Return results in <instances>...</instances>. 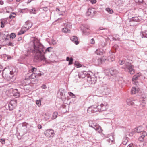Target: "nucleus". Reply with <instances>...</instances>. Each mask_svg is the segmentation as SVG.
<instances>
[{
	"mask_svg": "<svg viewBox=\"0 0 147 147\" xmlns=\"http://www.w3.org/2000/svg\"><path fill=\"white\" fill-rule=\"evenodd\" d=\"M25 31H20V32H19L18 33V35H21L25 32Z\"/></svg>",
	"mask_w": 147,
	"mask_h": 147,
	"instance_id": "obj_41",
	"label": "nucleus"
},
{
	"mask_svg": "<svg viewBox=\"0 0 147 147\" xmlns=\"http://www.w3.org/2000/svg\"><path fill=\"white\" fill-rule=\"evenodd\" d=\"M32 1V0H28V1L27 3V4L30 3Z\"/></svg>",
	"mask_w": 147,
	"mask_h": 147,
	"instance_id": "obj_60",
	"label": "nucleus"
},
{
	"mask_svg": "<svg viewBox=\"0 0 147 147\" xmlns=\"http://www.w3.org/2000/svg\"><path fill=\"white\" fill-rule=\"evenodd\" d=\"M102 45L103 47H104L106 45V44L105 43H102V44H101Z\"/></svg>",
	"mask_w": 147,
	"mask_h": 147,
	"instance_id": "obj_61",
	"label": "nucleus"
},
{
	"mask_svg": "<svg viewBox=\"0 0 147 147\" xmlns=\"http://www.w3.org/2000/svg\"><path fill=\"white\" fill-rule=\"evenodd\" d=\"M77 67H81V65L80 64H78V65H76Z\"/></svg>",
	"mask_w": 147,
	"mask_h": 147,
	"instance_id": "obj_58",
	"label": "nucleus"
},
{
	"mask_svg": "<svg viewBox=\"0 0 147 147\" xmlns=\"http://www.w3.org/2000/svg\"><path fill=\"white\" fill-rule=\"evenodd\" d=\"M105 59V60H106V59L104 57H103L102 58H101L100 60V61H101V63H103V61H104V60Z\"/></svg>",
	"mask_w": 147,
	"mask_h": 147,
	"instance_id": "obj_45",
	"label": "nucleus"
},
{
	"mask_svg": "<svg viewBox=\"0 0 147 147\" xmlns=\"http://www.w3.org/2000/svg\"><path fill=\"white\" fill-rule=\"evenodd\" d=\"M37 76H41V74L39 73L37 74Z\"/></svg>",
	"mask_w": 147,
	"mask_h": 147,
	"instance_id": "obj_62",
	"label": "nucleus"
},
{
	"mask_svg": "<svg viewBox=\"0 0 147 147\" xmlns=\"http://www.w3.org/2000/svg\"><path fill=\"white\" fill-rule=\"evenodd\" d=\"M37 76V74L35 73L32 74L30 76H29V78L30 79H34Z\"/></svg>",
	"mask_w": 147,
	"mask_h": 147,
	"instance_id": "obj_27",
	"label": "nucleus"
},
{
	"mask_svg": "<svg viewBox=\"0 0 147 147\" xmlns=\"http://www.w3.org/2000/svg\"><path fill=\"white\" fill-rule=\"evenodd\" d=\"M79 77L80 78H85L87 80V78L85 76V75L83 73V71H82L79 73L78 74Z\"/></svg>",
	"mask_w": 147,
	"mask_h": 147,
	"instance_id": "obj_18",
	"label": "nucleus"
},
{
	"mask_svg": "<svg viewBox=\"0 0 147 147\" xmlns=\"http://www.w3.org/2000/svg\"><path fill=\"white\" fill-rule=\"evenodd\" d=\"M141 74L140 73H138L137 74L134 75L132 79V81H134V82L136 81V80L138 79L139 77L141 76Z\"/></svg>",
	"mask_w": 147,
	"mask_h": 147,
	"instance_id": "obj_15",
	"label": "nucleus"
},
{
	"mask_svg": "<svg viewBox=\"0 0 147 147\" xmlns=\"http://www.w3.org/2000/svg\"><path fill=\"white\" fill-rule=\"evenodd\" d=\"M127 147H133V144H130L128 145Z\"/></svg>",
	"mask_w": 147,
	"mask_h": 147,
	"instance_id": "obj_48",
	"label": "nucleus"
},
{
	"mask_svg": "<svg viewBox=\"0 0 147 147\" xmlns=\"http://www.w3.org/2000/svg\"><path fill=\"white\" fill-rule=\"evenodd\" d=\"M139 91V88L138 87H133L131 91V92L132 94H135L138 92Z\"/></svg>",
	"mask_w": 147,
	"mask_h": 147,
	"instance_id": "obj_12",
	"label": "nucleus"
},
{
	"mask_svg": "<svg viewBox=\"0 0 147 147\" xmlns=\"http://www.w3.org/2000/svg\"><path fill=\"white\" fill-rule=\"evenodd\" d=\"M13 96L17 98L20 96L19 92L18 91L17 89H15L13 91Z\"/></svg>",
	"mask_w": 147,
	"mask_h": 147,
	"instance_id": "obj_17",
	"label": "nucleus"
},
{
	"mask_svg": "<svg viewBox=\"0 0 147 147\" xmlns=\"http://www.w3.org/2000/svg\"><path fill=\"white\" fill-rule=\"evenodd\" d=\"M58 114V113L57 112H54V113H53V116L52 117V119H56L57 117V115Z\"/></svg>",
	"mask_w": 147,
	"mask_h": 147,
	"instance_id": "obj_30",
	"label": "nucleus"
},
{
	"mask_svg": "<svg viewBox=\"0 0 147 147\" xmlns=\"http://www.w3.org/2000/svg\"><path fill=\"white\" fill-rule=\"evenodd\" d=\"M127 102L128 105H134V103L131 100H127Z\"/></svg>",
	"mask_w": 147,
	"mask_h": 147,
	"instance_id": "obj_32",
	"label": "nucleus"
},
{
	"mask_svg": "<svg viewBox=\"0 0 147 147\" xmlns=\"http://www.w3.org/2000/svg\"><path fill=\"white\" fill-rule=\"evenodd\" d=\"M45 135L48 137H53L54 135V131L51 129L47 130L45 132Z\"/></svg>",
	"mask_w": 147,
	"mask_h": 147,
	"instance_id": "obj_6",
	"label": "nucleus"
},
{
	"mask_svg": "<svg viewBox=\"0 0 147 147\" xmlns=\"http://www.w3.org/2000/svg\"><path fill=\"white\" fill-rule=\"evenodd\" d=\"M26 25L25 28L28 30L31 27L32 24L30 22L28 23V22H26Z\"/></svg>",
	"mask_w": 147,
	"mask_h": 147,
	"instance_id": "obj_23",
	"label": "nucleus"
},
{
	"mask_svg": "<svg viewBox=\"0 0 147 147\" xmlns=\"http://www.w3.org/2000/svg\"><path fill=\"white\" fill-rule=\"evenodd\" d=\"M35 11V10H34L33 9H31V10H30V12L31 13H34V12Z\"/></svg>",
	"mask_w": 147,
	"mask_h": 147,
	"instance_id": "obj_56",
	"label": "nucleus"
},
{
	"mask_svg": "<svg viewBox=\"0 0 147 147\" xmlns=\"http://www.w3.org/2000/svg\"><path fill=\"white\" fill-rule=\"evenodd\" d=\"M102 89L103 90V92L105 93L106 94H108L110 92V89L108 88L107 85L105 84L102 87Z\"/></svg>",
	"mask_w": 147,
	"mask_h": 147,
	"instance_id": "obj_9",
	"label": "nucleus"
},
{
	"mask_svg": "<svg viewBox=\"0 0 147 147\" xmlns=\"http://www.w3.org/2000/svg\"><path fill=\"white\" fill-rule=\"evenodd\" d=\"M71 40L73 42H74V43L76 45H77L79 43V42L78 41V39L76 36H74L71 37Z\"/></svg>",
	"mask_w": 147,
	"mask_h": 147,
	"instance_id": "obj_14",
	"label": "nucleus"
},
{
	"mask_svg": "<svg viewBox=\"0 0 147 147\" xmlns=\"http://www.w3.org/2000/svg\"><path fill=\"white\" fill-rule=\"evenodd\" d=\"M106 30L105 31L106 32H107V29L105 28H103L102 27H100L99 28V30Z\"/></svg>",
	"mask_w": 147,
	"mask_h": 147,
	"instance_id": "obj_39",
	"label": "nucleus"
},
{
	"mask_svg": "<svg viewBox=\"0 0 147 147\" xmlns=\"http://www.w3.org/2000/svg\"><path fill=\"white\" fill-rule=\"evenodd\" d=\"M118 48V46L117 45H115L113 47V49L115 48V49H116L117 48Z\"/></svg>",
	"mask_w": 147,
	"mask_h": 147,
	"instance_id": "obj_53",
	"label": "nucleus"
},
{
	"mask_svg": "<svg viewBox=\"0 0 147 147\" xmlns=\"http://www.w3.org/2000/svg\"><path fill=\"white\" fill-rule=\"evenodd\" d=\"M4 4V2L2 0L0 1V4L2 5Z\"/></svg>",
	"mask_w": 147,
	"mask_h": 147,
	"instance_id": "obj_57",
	"label": "nucleus"
},
{
	"mask_svg": "<svg viewBox=\"0 0 147 147\" xmlns=\"http://www.w3.org/2000/svg\"><path fill=\"white\" fill-rule=\"evenodd\" d=\"M4 26V25L3 23L2 22H1V28H3Z\"/></svg>",
	"mask_w": 147,
	"mask_h": 147,
	"instance_id": "obj_49",
	"label": "nucleus"
},
{
	"mask_svg": "<svg viewBox=\"0 0 147 147\" xmlns=\"http://www.w3.org/2000/svg\"><path fill=\"white\" fill-rule=\"evenodd\" d=\"M109 39V38H107L106 39H105V41L106 42H107V41Z\"/></svg>",
	"mask_w": 147,
	"mask_h": 147,
	"instance_id": "obj_64",
	"label": "nucleus"
},
{
	"mask_svg": "<svg viewBox=\"0 0 147 147\" xmlns=\"http://www.w3.org/2000/svg\"><path fill=\"white\" fill-rule=\"evenodd\" d=\"M5 140L4 139H0V142H1L3 144H4L5 143Z\"/></svg>",
	"mask_w": 147,
	"mask_h": 147,
	"instance_id": "obj_43",
	"label": "nucleus"
},
{
	"mask_svg": "<svg viewBox=\"0 0 147 147\" xmlns=\"http://www.w3.org/2000/svg\"><path fill=\"white\" fill-rule=\"evenodd\" d=\"M139 140L140 141H142L143 140L144 138L140 137L139 138Z\"/></svg>",
	"mask_w": 147,
	"mask_h": 147,
	"instance_id": "obj_50",
	"label": "nucleus"
},
{
	"mask_svg": "<svg viewBox=\"0 0 147 147\" xmlns=\"http://www.w3.org/2000/svg\"><path fill=\"white\" fill-rule=\"evenodd\" d=\"M110 59H109V61H113L114 60H115V58H114V57H113V56H112L111 57H110Z\"/></svg>",
	"mask_w": 147,
	"mask_h": 147,
	"instance_id": "obj_44",
	"label": "nucleus"
},
{
	"mask_svg": "<svg viewBox=\"0 0 147 147\" xmlns=\"http://www.w3.org/2000/svg\"><path fill=\"white\" fill-rule=\"evenodd\" d=\"M145 136H143L142 135H141L140 137L144 138L145 137Z\"/></svg>",
	"mask_w": 147,
	"mask_h": 147,
	"instance_id": "obj_63",
	"label": "nucleus"
},
{
	"mask_svg": "<svg viewBox=\"0 0 147 147\" xmlns=\"http://www.w3.org/2000/svg\"><path fill=\"white\" fill-rule=\"evenodd\" d=\"M94 129L96 131H97L99 133H101L102 132V130L101 127L98 125L94 128Z\"/></svg>",
	"mask_w": 147,
	"mask_h": 147,
	"instance_id": "obj_19",
	"label": "nucleus"
},
{
	"mask_svg": "<svg viewBox=\"0 0 147 147\" xmlns=\"http://www.w3.org/2000/svg\"><path fill=\"white\" fill-rule=\"evenodd\" d=\"M16 34L15 33H12L10 35V38H12V39H13L16 37Z\"/></svg>",
	"mask_w": 147,
	"mask_h": 147,
	"instance_id": "obj_35",
	"label": "nucleus"
},
{
	"mask_svg": "<svg viewBox=\"0 0 147 147\" xmlns=\"http://www.w3.org/2000/svg\"><path fill=\"white\" fill-rule=\"evenodd\" d=\"M142 127L140 126L137 128H135L134 130V132L135 133H140L142 131H141V129Z\"/></svg>",
	"mask_w": 147,
	"mask_h": 147,
	"instance_id": "obj_21",
	"label": "nucleus"
},
{
	"mask_svg": "<svg viewBox=\"0 0 147 147\" xmlns=\"http://www.w3.org/2000/svg\"><path fill=\"white\" fill-rule=\"evenodd\" d=\"M52 44L53 45H55L56 44V41L55 40H53L52 42Z\"/></svg>",
	"mask_w": 147,
	"mask_h": 147,
	"instance_id": "obj_55",
	"label": "nucleus"
},
{
	"mask_svg": "<svg viewBox=\"0 0 147 147\" xmlns=\"http://www.w3.org/2000/svg\"><path fill=\"white\" fill-rule=\"evenodd\" d=\"M62 31L63 32L65 33H69L70 32V30L67 27L63 28Z\"/></svg>",
	"mask_w": 147,
	"mask_h": 147,
	"instance_id": "obj_20",
	"label": "nucleus"
},
{
	"mask_svg": "<svg viewBox=\"0 0 147 147\" xmlns=\"http://www.w3.org/2000/svg\"><path fill=\"white\" fill-rule=\"evenodd\" d=\"M82 32L83 34L85 35L88 34V33L89 32V28L87 27H85L82 29Z\"/></svg>",
	"mask_w": 147,
	"mask_h": 147,
	"instance_id": "obj_16",
	"label": "nucleus"
},
{
	"mask_svg": "<svg viewBox=\"0 0 147 147\" xmlns=\"http://www.w3.org/2000/svg\"><path fill=\"white\" fill-rule=\"evenodd\" d=\"M127 140L125 139L123 141L122 143L123 145H125L127 144Z\"/></svg>",
	"mask_w": 147,
	"mask_h": 147,
	"instance_id": "obj_38",
	"label": "nucleus"
},
{
	"mask_svg": "<svg viewBox=\"0 0 147 147\" xmlns=\"http://www.w3.org/2000/svg\"><path fill=\"white\" fill-rule=\"evenodd\" d=\"M132 21H135L136 22H138L139 21V19H138V18L136 17H133L131 20H131Z\"/></svg>",
	"mask_w": 147,
	"mask_h": 147,
	"instance_id": "obj_31",
	"label": "nucleus"
},
{
	"mask_svg": "<svg viewBox=\"0 0 147 147\" xmlns=\"http://www.w3.org/2000/svg\"><path fill=\"white\" fill-rule=\"evenodd\" d=\"M36 103L38 106H40L41 105V100H37L36 101Z\"/></svg>",
	"mask_w": 147,
	"mask_h": 147,
	"instance_id": "obj_34",
	"label": "nucleus"
},
{
	"mask_svg": "<svg viewBox=\"0 0 147 147\" xmlns=\"http://www.w3.org/2000/svg\"><path fill=\"white\" fill-rule=\"evenodd\" d=\"M89 126L93 128H94L96 126L98 125L96 124L94 121H90L89 122Z\"/></svg>",
	"mask_w": 147,
	"mask_h": 147,
	"instance_id": "obj_11",
	"label": "nucleus"
},
{
	"mask_svg": "<svg viewBox=\"0 0 147 147\" xmlns=\"http://www.w3.org/2000/svg\"><path fill=\"white\" fill-rule=\"evenodd\" d=\"M22 38L21 37H20L18 39V41H20V40H22Z\"/></svg>",
	"mask_w": 147,
	"mask_h": 147,
	"instance_id": "obj_59",
	"label": "nucleus"
},
{
	"mask_svg": "<svg viewBox=\"0 0 147 147\" xmlns=\"http://www.w3.org/2000/svg\"><path fill=\"white\" fill-rule=\"evenodd\" d=\"M31 46L27 50V54H25L28 56L31 52L34 56V61L36 62H42L44 63H48L46 58L44 54L47 52L50 51V49L51 47H48L46 49L40 42V41L36 38L34 37L33 40L30 42Z\"/></svg>",
	"mask_w": 147,
	"mask_h": 147,
	"instance_id": "obj_1",
	"label": "nucleus"
},
{
	"mask_svg": "<svg viewBox=\"0 0 147 147\" xmlns=\"http://www.w3.org/2000/svg\"><path fill=\"white\" fill-rule=\"evenodd\" d=\"M141 133V135H142L144 136H145L147 135V133L145 131H142Z\"/></svg>",
	"mask_w": 147,
	"mask_h": 147,
	"instance_id": "obj_37",
	"label": "nucleus"
},
{
	"mask_svg": "<svg viewBox=\"0 0 147 147\" xmlns=\"http://www.w3.org/2000/svg\"><path fill=\"white\" fill-rule=\"evenodd\" d=\"M106 10H107L108 12L110 13H112L113 12V11L112 9H110L109 8H108L107 9H106Z\"/></svg>",
	"mask_w": 147,
	"mask_h": 147,
	"instance_id": "obj_36",
	"label": "nucleus"
},
{
	"mask_svg": "<svg viewBox=\"0 0 147 147\" xmlns=\"http://www.w3.org/2000/svg\"><path fill=\"white\" fill-rule=\"evenodd\" d=\"M95 10L94 8H89L88 9V11L86 13V15L90 17H92L95 15Z\"/></svg>",
	"mask_w": 147,
	"mask_h": 147,
	"instance_id": "obj_5",
	"label": "nucleus"
},
{
	"mask_svg": "<svg viewBox=\"0 0 147 147\" xmlns=\"http://www.w3.org/2000/svg\"><path fill=\"white\" fill-rule=\"evenodd\" d=\"M90 43L92 44H94L95 43L94 40L93 38L90 41Z\"/></svg>",
	"mask_w": 147,
	"mask_h": 147,
	"instance_id": "obj_42",
	"label": "nucleus"
},
{
	"mask_svg": "<svg viewBox=\"0 0 147 147\" xmlns=\"http://www.w3.org/2000/svg\"><path fill=\"white\" fill-rule=\"evenodd\" d=\"M16 107V106H13V105L11 104V103H9L8 105V108L9 109L10 111H12Z\"/></svg>",
	"mask_w": 147,
	"mask_h": 147,
	"instance_id": "obj_26",
	"label": "nucleus"
},
{
	"mask_svg": "<svg viewBox=\"0 0 147 147\" xmlns=\"http://www.w3.org/2000/svg\"><path fill=\"white\" fill-rule=\"evenodd\" d=\"M37 70V69L36 68L33 66H30L29 67L28 72L30 73H33L36 72Z\"/></svg>",
	"mask_w": 147,
	"mask_h": 147,
	"instance_id": "obj_10",
	"label": "nucleus"
},
{
	"mask_svg": "<svg viewBox=\"0 0 147 147\" xmlns=\"http://www.w3.org/2000/svg\"><path fill=\"white\" fill-rule=\"evenodd\" d=\"M66 60L67 61H69V65H71L72 64L73 62V59L72 58L67 57L66 58Z\"/></svg>",
	"mask_w": 147,
	"mask_h": 147,
	"instance_id": "obj_22",
	"label": "nucleus"
},
{
	"mask_svg": "<svg viewBox=\"0 0 147 147\" xmlns=\"http://www.w3.org/2000/svg\"><path fill=\"white\" fill-rule=\"evenodd\" d=\"M10 103H11V104L13 105L14 106H16L17 105V100H12L10 101Z\"/></svg>",
	"mask_w": 147,
	"mask_h": 147,
	"instance_id": "obj_28",
	"label": "nucleus"
},
{
	"mask_svg": "<svg viewBox=\"0 0 147 147\" xmlns=\"http://www.w3.org/2000/svg\"><path fill=\"white\" fill-rule=\"evenodd\" d=\"M42 88L43 89H45L46 88V86L45 85H43L42 86Z\"/></svg>",
	"mask_w": 147,
	"mask_h": 147,
	"instance_id": "obj_51",
	"label": "nucleus"
},
{
	"mask_svg": "<svg viewBox=\"0 0 147 147\" xmlns=\"http://www.w3.org/2000/svg\"><path fill=\"white\" fill-rule=\"evenodd\" d=\"M68 94L72 98H74L75 97V95L74 93L71 92H68Z\"/></svg>",
	"mask_w": 147,
	"mask_h": 147,
	"instance_id": "obj_33",
	"label": "nucleus"
},
{
	"mask_svg": "<svg viewBox=\"0 0 147 147\" xmlns=\"http://www.w3.org/2000/svg\"><path fill=\"white\" fill-rule=\"evenodd\" d=\"M15 16H13L11 14H10L9 16V18L10 19H13L15 17Z\"/></svg>",
	"mask_w": 147,
	"mask_h": 147,
	"instance_id": "obj_47",
	"label": "nucleus"
},
{
	"mask_svg": "<svg viewBox=\"0 0 147 147\" xmlns=\"http://www.w3.org/2000/svg\"><path fill=\"white\" fill-rule=\"evenodd\" d=\"M87 80L90 84H94L96 81V78H92L90 76L87 79Z\"/></svg>",
	"mask_w": 147,
	"mask_h": 147,
	"instance_id": "obj_8",
	"label": "nucleus"
},
{
	"mask_svg": "<svg viewBox=\"0 0 147 147\" xmlns=\"http://www.w3.org/2000/svg\"><path fill=\"white\" fill-rule=\"evenodd\" d=\"M83 72L84 74L85 75V76L86 78H88L89 77H90V73H91V72H88L85 71H83Z\"/></svg>",
	"mask_w": 147,
	"mask_h": 147,
	"instance_id": "obj_25",
	"label": "nucleus"
},
{
	"mask_svg": "<svg viewBox=\"0 0 147 147\" xmlns=\"http://www.w3.org/2000/svg\"><path fill=\"white\" fill-rule=\"evenodd\" d=\"M3 68V67L0 65V72H1V71H3L2 68Z\"/></svg>",
	"mask_w": 147,
	"mask_h": 147,
	"instance_id": "obj_54",
	"label": "nucleus"
},
{
	"mask_svg": "<svg viewBox=\"0 0 147 147\" xmlns=\"http://www.w3.org/2000/svg\"><path fill=\"white\" fill-rule=\"evenodd\" d=\"M91 3L93 4H94L96 2V0H90Z\"/></svg>",
	"mask_w": 147,
	"mask_h": 147,
	"instance_id": "obj_40",
	"label": "nucleus"
},
{
	"mask_svg": "<svg viewBox=\"0 0 147 147\" xmlns=\"http://www.w3.org/2000/svg\"><path fill=\"white\" fill-rule=\"evenodd\" d=\"M140 101L141 102V105H142V107H144L145 105L146 100L142 98Z\"/></svg>",
	"mask_w": 147,
	"mask_h": 147,
	"instance_id": "obj_29",
	"label": "nucleus"
},
{
	"mask_svg": "<svg viewBox=\"0 0 147 147\" xmlns=\"http://www.w3.org/2000/svg\"><path fill=\"white\" fill-rule=\"evenodd\" d=\"M107 103L105 102L100 105L98 104L96 106L95 105H92L89 107L87 110L88 112L89 113H93L97 111H102L107 109Z\"/></svg>",
	"mask_w": 147,
	"mask_h": 147,
	"instance_id": "obj_2",
	"label": "nucleus"
},
{
	"mask_svg": "<svg viewBox=\"0 0 147 147\" xmlns=\"http://www.w3.org/2000/svg\"><path fill=\"white\" fill-rule=\"evenodd\" d=\"M119 64L121 65L124 64L122 67L125 71H127L131 74H133L134 73V66L130 63L125 61H124L119 60Z\"/></svg>",
	"mask_w": 147,
	"mask_h": 147,
	"instance_id": "obj_3",
	"label": "nucleus"
},
{
	"mask_svg": "<svg viewBox=\"0 0 147 147\" xmlns=\"http://www.w3.org/2000/svg\"><path fill=\"white\" fill-rule=\"evenodd\" d=\"M42 126L41 125L39 124L38 126V127L39 129H40L42 128Z\"/></svg>",
	"mask_w": 147,
	"mask_h": 147,
	"instance_id": "obj_52",
	"label": "nucleus"
},
{
	"mask_svg": "<svg viewBox=\"0 0 147 147\" xmlns=\"http://www.w3.org/2000/svg\"><path fill=\"white\" fill-rule=\"evenodd\" d=\"M8 45L13 46H14V43L12 42H9L8 43Z\"/></svg>",
	"mask_w": 147,
	"mask_h": 147,
	"instance_id": "obj_46",
	"label": "nucleus"
},
{
	"mask_svg": "<svg viewBox=\"0 0 147 147\" xmlns=\"http://www.w3.org/2000/svg\"><path fill=\"white\" fill-rule=\"evenodd\" d=\"M105 53V51L101 49H97L95 51V53L98 55H100L103 54Z\"/></svg>",
	"mask_w": 147,
	"mask_h": 147,
	"instance_id": "obj_13",
	"label": "nucleus"
},
{
	"mask_svg": "<svg viewBox=\"0 0 147 147\" xmlns=\"http://www.w3.org/2000/svg\"><path fill=\"white\" fill-rule=\"evenodd\" d=\"M141 35L142 37L146 38H147V31H145L144 32H142L141 33Z\"/></svg>",
	"mask_w": 147,
	"mask_h": 147,
	"instance_id": "obj_24",
	"label": "nucleus"
},
{
	"mask_svg": "<svg viewBox=\"0 0 147 147\" xmlns=\"http://www.w3.org/2000/svg\"><path fill=\"white\" fill-rule=\"evenodd\" d=\"M106 141L110 144H113L115 143L114 137L113 135L110 136L107 138Z\"/></svg>",
	"mask_w": 147,
	"mask_h": 147,
	"instance_id": "obj_7",
	"label": "nucleus"
},
{
	"mask_svg": "<svg viewBox=\"0 0 147 147\" xmlns=\"http://www.w3.org/2000/svg\"><path fill=\"white\" fill-rule=\"evenodd\" d=\"M109 73L111 76H113L115 77L114 81H117L116 78L117 77V74L118 71L115 68H112L109 70Z\"/></svg>",
	"mask_w": 147,
	"mask_h": 147,
	"instance_id": "obj_4",
	"label": "nucleus"
}]
</instances>
